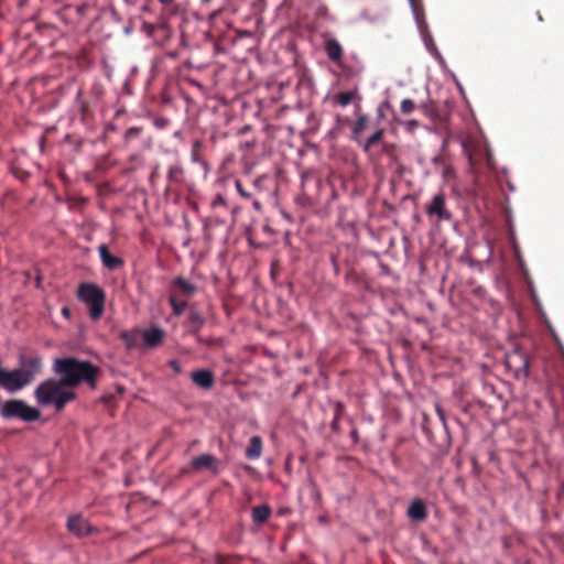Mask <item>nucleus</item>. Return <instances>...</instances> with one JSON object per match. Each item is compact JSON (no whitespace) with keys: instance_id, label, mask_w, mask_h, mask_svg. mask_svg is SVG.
<instances>
[{"instance_id":"5701e85b","label":"nucleus","mask_w":564,"mask_h":564,"mask_svg":"<svg viewBox=\"0 0 564 564\" xmlns=\"http://www.w3.org/2000/svg\"><path fill=\"white\" fill-rule=\"evenodd\" d=\"M169 302L173 310V314L176 316L182 315L187 307V302L185 300H181L178 296H176V294H171Z\"/></svg>"},{"instance_id":"bb28decb","label":"nucleus","mask_w":564,"mask_h":564,"mask_svg":"<svg viewBox=\"0 0 564 564\" xmlns=\"http://www.w3.org/2000/svg\"><path fill=\"white\" fill-rule=\"evenodd\" d=\"M401 111L404 115H409L416 108L415 102L412 99H403L400 105Z\"/></svg>"},{"instance_id":"9b49d317","label":"nucleus","mask_w":564,"mask_h":564,"mask_svg":"<svg viewBox=\"0 0 564 564\" xmlns=\"http://www.w3.org/2000/svg\"><path fill=\"white\" fill-rule=\"evenodd\" d=\"M205 323V318L203 315L195 308H191L187 317V328L188 332L197 337L199 343L210 345L209 340H205L198 336L199 329L203 327Z\"/></svg>"},{"instance_id":"a19ab883","label":"nucleus","mask_w":564,"mask_h":564,"mask_svg":"<svg viewBox=\"0 0 564 564\" xmlns=\"http://www.w3.org/2000/svg\"><path fill=\"white\" fill-rule=\"evenodd\" d=\"M128 4H135L138 0H124Z\"/></svg>"},{"instance_id":"2eb2a0df","label":"nucleus","mask_w":564,"mask_h":564,"mask_svg":"<svg viewBox=\"0 0 564 564\" xmlns=\"http://www.w3.org/2000/svg\"><path fill=\"white\" fill-rule=\"evenodd\" d=\"M165 332L159 327H150L143 330L142 339L148 347H158L162 344Z\"/></svg>"},{"instance_id":"37998d69","label":"nucleus","mask_w":564,"mask_h":564,"mask_svg":"<svg viewBox=\"0 0 564 564\" xmlns=\"http://www.w3.org/2000/svg\"><path fill=\"white\" fill-rule=\"evenodd\" d=\"M336 426H337V419H335V420L333 421V429H336Z\"/></svg>"},{"instance_id":"f257e3e1","label":"nucleus","mask_w":564,"mask_h":564,"mask_svg":"<svg viewBox=\"0 0 564 564\" xmlns=\"http://www.w3.org/2000/svg\"><path fill=\"white\" fill-rule=\"evenodd\" d=\"M53 371L59 376L62 383H65L68 388H76L86 383L94 389L100 369L90 361L66 357L54 360Z\"/></svg>"},{"instance_id":"72a5a7b5","label":"nucleus","mask_w":564,"mask_h":564,"mask_svg":"<svg viewBox=\"0 0 564 564\" xmlns=\"http://www.w3.org/2000/svg\"><path fill=\"white\" fill-rule=\"evenodd\" d=\"M158 176H159V166H155L150 175V180L153 181Z\"/></svg>"},{"instance_id":"ddd939ff","label":"nucleus","mask_w":564,"mask_h":564,"mask_svg":"<svg viewBox=\"0 0 564 564\" xmlns=\"http://www.w3.org/2000/svg\"><path fill=\"white\" fill-rule=\"evenodd\" d=\"M196 291H197L196 285L188 282L183 276H176L172 281L171 294H176V296H178V297L192 296Z\"/></svg>"},{"instance_id":"f03ea898","label":"nucleus","mask_w":564,"mask_h":564,"mask_svg":"<svg viewBox=\"0 0 564 564\" xmlns=\"http://www.w3.org/2000/svg\"><path fill=\"white\" fill-rule=\"evenodd\" d=\"M43 360L39 355H19L18 367L8 370L0 367V388L9 392H17L33 382L42 371Z\"/></svg>"},{"instance_id":"58836bf2","label":"nucleus","mask_w":564,"mask_h":564,"mask_svg":"<svg viewBox=\"0 0 564 564\" xmlns=\"http://www.w3.org/2000/svg\"><path fill=\"white\" fill-rule=\"evenodd\" d=\"M378 117L380 119L384 118V112H383V110L381 108L378 109Z\"/></svg>"},{"instance_id":"0eeeda50","label":"nucleus","mask_w":564,"mask_h":564,"mask_svg":"<svg viewBox=\"0 0 564 564\" xmlns=\"http://www.w3.org/2000/svg\"><path fill=\"white\" fill-rule=\"evenodd\" d=\"M191 469L195 473L208 470L217 475L220 470V462L212 454H202L191 459Z\"/></svg>"},{"instance_id":"1a4fd4ad","label":"nucleus","mask_w":564,"mask_h":564,"mask_svg":"<svg viewBox=\"0 0 564 564\" xmlns=\"http://www.w3.org/2000/svg\"><path fill=\"white\" fill-rule=\"evenodd\" d=\"M506 364L509 368H513L516 376H529L530 361L525 352L520 349H514L507 356Z\"/></svg>"},{"instance_id":"39448f33","label":"nucleus","mask_w":564,"mask_h":564,"mask_svg":"<svg viewBox=\"0 0 564 564\" xmlns=\"http://www.w3.org/2000/svg\"><path fill=\"white\" fill-rule=\"evenodd\" d=\"M0 414L6 420L21 419L25 422H34L41 417L40 410L18 399L4 401L0 406Z\"/></svg>"},{"instance_id":"a878e982","label":"nucleus","mask_w":564,"mask_h":564,"mask_svg":"<svg viewBox=\"0 0 564 564\" xmlns=\"http://www.w3.org/2000/svg\"><path fill=\"white\" fill-rule=\"evenodd\" d=\"M141 133H142V128L131 127V128L127 129V131L124 132V141L129 142L133 139H137L141 135Z\"/></svg>"},{"instance_id":"dca6fc26","label":"nucleus","mask_w":564,"mask_h":564,"mask_svg":"<svg viewBox=\"0 0 564 564\" xmlns=\"http://www.w3.org/2000/svg\"><path fill=\"white\" fill-rule=\"evenodd\" d=\"M371 127V121L367 115H357L356 122L351 128V138L355 142L361 143L362 134L365 130Z\"/></svg>"},{"instance_id":"f8f14e48","label":"nucleus","mask_w":564,"mask_h":564,"mask_svg":"<svg viewBox=\"0 0 564 564\" xmlns=\"http://www.w3.org/2000/svg\"><path fill=\"white\" fill-rule=\"evenodd\" d=\"M98 252L102 265L108 270L115 271L123 267L124 261L121 258L111 254L107 245H100L98 247Z\"/></svg>"},{"instance_id":"79ce46f5","label":"nucleus","mask_w":564,"mask_h":564,"mask_svg":"<svg viewBox=\"0 0 564 564\" xmlns=\"http://www.w3.org/2000/svg\"><path fill=\"white\" fill-rule=\"evenodd\" d=\"M144 26H145L148 30H151V31L155 28V25H154V24H145Z\"/></svg>"},{"instance_id":"f704fd0d","label":"nucleus","mask_w":564,"mask_h":564,"mask_svg":"<svg viewBox=\"0 0 564 564\" xmlns=\"http://www.w3.org/2000/svg\"><path fill=\"white\" fill-rule=\"evenodd\" d=\"M406 126L412 129V128L417 127L419 122L416 120H410L406 122Z\"/></svg>"},{"instance_id":"cd10ccee","label":"nucleus","mask_w":564,"mask_h":564,"mask_svg":"<svg viewBox=\"0 0 564 564\" xmlns=\"http://www.w3.org/2000/svg\"><path fill=\"white\" fill-rule=\"evenodd\" d=\"M308 486H310L311 496L314 499V501L315 502H321L322 494H321L317 485L314 481L311 480Z\"/></svg>"},{"instance_id":"a18cd8bd","label":"nucleus","mask_w":564,"mask_h":564,"mask_svg":"<svg viewBox=\"0 0 564 564\" xmlns=\"http://www.w3.org/2000/svg\"><path fill=\"white\" fill-rule=\"evenodd\" d=\"M259 205H260V204H259L258 202H256V203H254V207H257V208H258V207H259Z\"/></svg>"},{"instance_id":"4be33fe9","label":"nucleus","mask_w":564,"mask_h":564,"mask_svg":"<svg viewBox=\"0 0 564 564\" xmlns=\"http://www.w3.org/2000/svg\"><path fill=\"white\" fill-rule=\"evenodd\" d=\"M184 170L181 165L174 164L170 166L167 172V181L170 184H181L183 182Z\"/></svg>"},{"instance_id":"393cba45","label":"nucleus","mask_w":564,"mask_h":564,"mask_svg":"<svg viewBox=\"0 0 564 564\" xmlns=\"http://www.w3.org/2000/svg\"><path fill=\"white\" fill-rule=\"evenodd\" d=\"M204 143L199 140H195L192 144L191 156L196 163H203Z\"/></svg>"},{"instance_id":"e433bc0d","label":"nucleus","mask_w":564,"mask_h":564,"mask_svg":"<svg viewBox=\"0 0 564 564\" xmlns=\"http://www.w3.org/2000/svg\"><path fill=\"white\" fill-rule=\"evenodd\" d=\"M62 314H63L65 317H69V315H70V310H69L68 307L64 306V307L62 308Z\"/></svg>"},{"instance_id":"20e7f679","label":"nucleus","mask_w":564,"mask_h":564,"mask_svg":"<svg viewBox=\"0 0 564 564\" xmlns=\"http://www.w3.org/2000/svg\"><path fill=\"white\" fill-rule=\"evenodd\" d=\"M78 299L88 305L91 319H99L105 311L106 295L102 289L93 283H82L77 291Z\"/></svg>"},{"instance_id":"ea45409f","label":"nucleus","mask_w":564,"mask_h":564,"mask_svg":"<svg viewBox=\"0 0 564 564\" xmlns=\"http://www.w3.org/2000/svg\"><path fill=\"white\" fill-rule=\"evenodd\" d=\"M421 108L423 109V111H424L425 113H429L430 108H429V106H427V105H422V107H421Z\"/></svg>"},{"instance_id":"423d86ee","label":"nucleus","mask_w":564,"mask_h":564,"mask_svg":"<svg viewBox=\"0 0 564 564\" xmlns=\"http://www.w3.org/2000/svg\"><path fill=\"white\" fill-rule=\"evenodd\" d=\"M160 3V23L162 29L167 28L171 20L183 18L186 13V7L180 0H158Z\"/></svg>"},{"instance_id":"6ab92c4d","label":"nucleus","mask_w":564,"mask_h":564,"mask_svg":"<svg viewBox=\"0 0 564 564\" xmlns=\"http://www.w3.org/2000/svg\"><path fill=\"white\" fill-rule=\"evenodd\" d=\"M271 508L268 505L256 506L251 510V518L253 523L263 524L271 516Z\"/></svg>"},{"instance_id":"4468645a","label":"nucleus","mask_w":564,"mask_h":564,"mask_svg":"<svg viewBox=\"0 0 564 564\" xmlns=\"http://www.w3.org/2000/svg\"><path fill=\"white\" fill-rule=\"evenodd\" d=\"M406 516L414 522L425 521L427 518L425 502L420 498L413 499L408 508Z\"/></svg>"},{"instance_id":"c03bdc74","label":"nucleus","mask_w":564,"mask_h":564,"mask_svg":"<svg viewBox=\"0 0 564 564\" xmlns=\"http://www.w3.org/2000/svg\"><path fill=\"white\" fill-rule=\"evenodd\" d=\"M437 413L441 415L442 420H444V416H443V414H442L440 409H437Z\"/></svg>"},{"instance_id":"c85d7f7f","label":"nucleus","mask_w":564,"mask_h":564,"mask_svg":"<svg viewBox=\"0 0 564 564\" xmlns=\"http://www.w3.org/2000/svg\"><path fill=\"white\" fill-rule=\"evenodd\" d=\"M238 561L239 558L234 556L217 555L216 557V564H234Z\"/></svg>"},{"instance_id":"2f4dec72","label":"nucleus","mask_w":564,"mask_h":564,"mask_svg":"<svg viewBox=\"0 0 564 564\" xmlns=\"http://www.w3.org/2000/svg\"><path fill=\"white\" fill-rule=\"evenodd\" d=\"M236 188L242 197H245V198L250 197V195L245 191L242 183L240 181H236Z\"/></svg>"},{"instance_id":"b1692460","label":"nucleus","mask_w":564,"mask_h":564,"mask_svg":"<svg viewBox=\"0 0 564 564\" xmlns=\"http://www.w3.org/2000/svg\"><path fill=\"white\" fill-rule=\"evenodd\" d=\"M356 95V91H343L335 95L333 100L335 104L341 107H346L355 99Z\"/></svg>"},{"instance_id":"9d476101","label":"nucleus","mask_w":564,"mask_h":564,"mask_svg":"<svg viewBox=\"0 0 564 564\" xmlns=\"http://www.w3.org/2000/svg\"><path fill=\"white\" fill-rule=\"evenodd\" d=\"M67 529L77 536L90 535L95 529L80 516H72L67 520Z\"/></svg>"},{"instance_id":"c756f323","label":"nucleus","mask_w":564,"mask_h":564,"mask_svg":"<svg viewBox=\"0 0 564 564\" xmlns=\"http://www.w3.org/2000/svg\"><path fill=\"white\" fill-rule=\"evenodd\" d=\"M14 175H15V177L21 180L22 182H25L31 176V174L28 171H23V170L14 171Z\"/></svg>"},{"instance_id":"aec40b11","label":"nucleus","mask_w":564,"mask_h":564,"mask_svg":"<svg viewBox=\"0 0 564 564\" xmlns=\"http://www.w3.org/2000/svg\"><path fill=\"white\" fill-rule=\"evenodd\" d=\"M262 454V440L260 436H252L249 446L246 448L248 459H257Z\"/></svg>"},{"instance_id":"473e14b6","label":"nucleus","mask_w":564,"mask_h":564,"mask_svg":"<svg viewBox=\"0 0 564 564\" xmlns=\"http://www.w3.org/2000/svg\"><path fill=\"white\" fill-rule=\"evenodd\" d=\"M276 262H273L272 265H271V276L272 279H276V275H278V271H276Z\"/></svg>"},{"instance_id":"7ed1b4c3","label":"nucleus","mask_w":564,"mask_h":564,"mask_svg":"<svg viewBox=\"0 0 564 564\" xmlns=\"http://www.w3.org/2000/svg\"><path fill=\"white\" fill-rule=\"evenodd\" d=\"M67 388L61 379H46L34 390V398L40 405H53L59 412L76 399V393Z\"/></svg>"},{"instance_id":"c9c22d12","label":"nucleus","mask_w":564,"mask_h":564,"mask_svg":"<svg viewBox=\"0 0 564 564\" xmlns=\"http://www.w3.org/2000/svg\"><path fill=\"white\" fill-rule=\"evenodd\" d=\"M191 471H193V470L191 469V464H189L187 467H183L180 473H181V475H186Z\"/></svg>"},{"instance_id":"f3484780","label":"nucleus","mask_w":564,"mask_h":564,"mask_svg":"<svg viewBox=\"0 0 564 564\" xmlns=\"http://www.w3.org/2000/svg\"><path fill=\"white\" fill-rule=\"evenodd\" d=\"M191 378L193 382L202 389H210L215 382L213 372L206 369L193 371Z\"/></svg>"},{"instance_id":"a211bd4d","label":"nucleus","mask_w":564,"mask_h":564,"mask_svg":"<svg viewBox=\"0 0 564 564\" xmlns=\"http://www.w3.org/2000/svg\"><path fill=\"white\" fill-rule=\"evenodd\" d=\"M325 52L328 58L334 63H339L344 55V51L340 43L335 39H329L326 41Z\"/></svg>"},{"instance_id":"412c9836","label":"nucleus","mask_w":564,"mask_h":564,"mask_svg":"<svg viewBox=\"0 0 564 564\" xmlns=\"http://www.w3.org/2000/svg\"><path fill=\"white\" fill-rule=\"evenodd\" d=\"M384 135L383 128H377L375 132L367 139H361V143H359L364 150V152H368L375 144L379 143Z\"/></svg>"},{"instance_id":"7c9ffc66","label":"nucleus","mask_w":564,"mask_h":564,"mask_svg":"<svg viewBox=\"0 0 564 564\" xmlns=\"http://www.w3.org/2000/svg\"><path fill=\"white\" fill-rule=\"evenodd\" d=\"M169 366L172 368V370L174 371V373L178 375L182 372V366L180 364V361L173 359V360H170L169 361Z\"/></svg>"},{"instance_id":"4c0bfd02","label":"nucleus","mask_w":564,"mask_h":564,"mask_svg":"<svg viewBox=\"0 0 564 564\" xmlns=\"http://www.w3.org/2000/svg\"><path fill=\"white\" fill-rule=\"evenodd\" d=\"M351 437H352V440H354L355 442H357V440H358V432H357V430H352V431H351Z\"/></svg>"},{"instance_id":"6e6552de","label":"nucleus","mask_w":564,"mask_h":564,"mask_svg":"<svg viewBox=\"0 0 564 564\" xmlns=\"http://www.w3.org/2000/svg\"><path fill=\"white\" fill-rule=\"evenodd\" d=\"M426 214L430 217H436L440 221L452 218L451 212L446 208V198L443 192L433 196L431 203L426 206Z\"/></svg>"}]
</instances>
